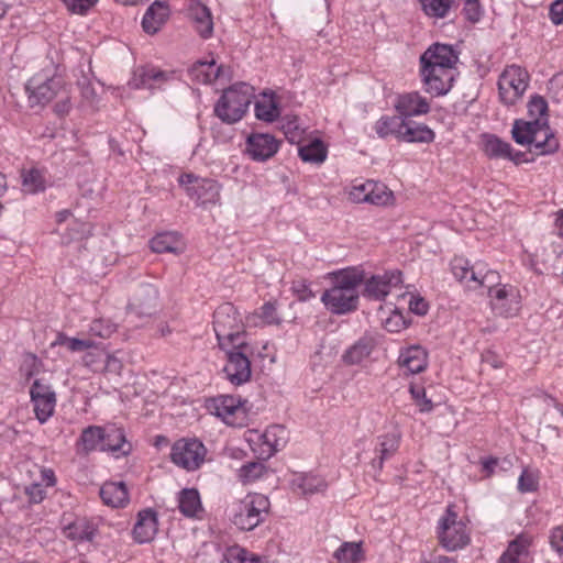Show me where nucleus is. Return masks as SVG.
Instances as JSON below:
<instances>
[{
    "instance_id": "58836bf2",
    "label": "nucleus",
    "mask_w": 563,
    "mask_h": 563,
    "mask_svg": "<svg viewBox=\"0 0 563 563\" xmlns=\"http://www.w3.org/2000/svg\"><path fill=\"white\" fill-rule=\"evenodd\" d=\"M483 151L489 158H507L510 155L511 145L495 134H483Z\"/></svg>"
},
{
    "instance_id": "4c0bfd02",
    "label": "nucleus",
    "mask_w": 563,
    "mask_h": 563,
    "mask_svg": "<svg viewBox=\"0 0 563 563\" xmlns=\"http://www.w3.org/2000/svg\"><path fill=\"white\" fill-rule=\"evenodd\" d=\"M292 488L302 495H312L325 488L324 481L312 474H300L291 481Z\"/></svg>"
},
{
    "instance_id": "0e129e2a",
    "label": "nucleus",
    "mask_w": 563,
    "mask_h": 563,
    "mask_svg": "<svg viewBox=\"0 0 563 563\" xmlns=\"http://www.w3.org/2000/svg\"><path fill=\"white\" fill-rule=\"evenodd\" d=\"M384 327L388 332H399L407 328V323L402 314L396 310L389 318L385 320Z\"/></svg>"
},
{
    "instance_id": "6ab92c4d",
    "label": "nucleus",
    "mask_w": 563,
    "mask_h": 563,
    "mask_svg": "<svg viewBox=\"0 0 563 563\" xmlns=\"http://www.w3.org/2000/svg\"><path fill=\"white\" fill-rule=\"evenodd\" d=\"M394 107L397 113L406 120L430 112V103L417 91L399 95Z\"/></svg>"
},
{
    "instance_id": "ea45409f",
    "label": "nucleus",
    "mask_w": 563,
    "mask_h": 563,
    "mask_svg": "<svg viewBox=\"0 0 563 563\" xmlns=\"http://www.w3.org/2000/svg\"><path fill=\"white\" fill-rule=\"evenodd\" d=\"M180 512L186 517H195L201 508L199 493L195 488H185L180 492L178 498Z\"/></svg>"
},
{
    "instance_id": "a211bd4d",
    "label": "nucleus",
    "mask_w": 563,
    "mask_h": 563,
    "mask_svg": "<svg viewBox=\"0 0 563 563\" xmlns=\"http://www.w3.org/2000/svg\"><path fill=\"white\" fill-rule=\"evenodd\" d=\"M358 295L331 287L321 296V301L334 314H346L358 307Z\"/></svg>"
},
{
    "instance_id": "4d7b16f0",
    "label": "nucleus",
    "mask_w": 563,
    "mask_h": 563,
    "mask_svg": "<svg viewBox=\"0 0 563 563\" xmlns=\"http://www.w3.org/2000/svg\"><path fill=\"white\" fill-rule=\"evenodd\" d=\"M23 186L26 191L31 194L44 190V183L41 173L36 169H31L23 175Z\"/></svg>"
},
{
    "instance_id": "ddd939ff",
    "label": "nucleus",
    "mask_w": 563,
    "mask_h": 563,
    "mask_svg": "<svg viewBox=\"0 0 563 563\" xmlns=\"http://www.w3.org/2000/svg\"><path fill=\"white\" fill-rule=\"evenodd\" d=\"M457 60L459 56L451 45L434 43L420 56V70H454Z\"/></svg>"
},
{
    "instance_id": "cd10ccee",
    "label": "nucleus",
    "mask_w": 563,
    "mask_h": 563,
    "mask_svg": "<svg viewBox=\"0 0 563 563\" xmlns=\"http://www.w3.org/2000/svg\"><path fill=\"white\" fill-rule=\"evenodd\" d=\"M400 437L396 433H387L377 438L375 448L376 456L372 460V467L379 472L384 462L389 460L398 451Z\"/></svg>"
},
{
    "instance_id": "2f4dec72",
    "label": "nucleus",
    "mask_w": 563,
    "mask_h": 563,
    "mask_svg": "<svg viewBox=\"0 0 563 563\" xmlns=\"http://www.w3.org/2000/svg\"><path fill=\"white\" fill-rule=\"evenodd\" d=\"M222 67L216 60H197L189 69L188 76L198 84H211L219 78Z\"/></svg>"
},
{
    "instance_id": "bf43d9fd",
    "label": "nucleus",
    "mask_w": 563,
    "mask_h": 563,
    "mask_svg": "<svg viewBox=\"0 0 563 563\" xmlns=\"http://www.w3.org/2000/svg\"><path fill=\"white\" fill-rule=\"evenodd\" d=\"M371 180L361 184H354L349 191V199L354 203H368V190Z\"/></svg>"
},
{
    "instance_id": "4be33fe9",
    "label": "nucleus",
    "mask_w": 563,
    "mask_h": 563,
    "mask_svg": "<svg viewBox=\"0 0 563 563\" xmlns=\"http://www.w3.org/2000/svg\"><path fill=\"white\" fill-rule=\"evenodd\" d=\"M174 75L173 71H164L156 67H140L134 71L130 86L134 89H155L166 82Z\"/></svg>"
},
{
    "instance_id": "a878e982",
    "label": "nucleus",
    "mask_w": 563,
    "mask_h": 563,
    "mask_svg": "<svg viewBox=\"0 0 563 563\" xmlns=\"http://www.w3.org/2000/svg\"><path fill=\"white\" fill-rule=\"evenodd\" d=\"M103 434L101 451L111 452L117 457L125 456L132 451V445L126 441L123 429L115 426L103 427Z\"/></svg>"
},
{
    "instance_id": "e2e57ef3",
    "label": "nucleus",
    "mask_w": 563,
    "mask_h": 563,
    "mask_svg": "<svg viewBox=\"0 0 563 563\" xmlns=\"http://www.w3.org/2000/svg\"><path fill=\"white\" fill-rule=\"evenodd\" d=\"M63 2L73 13L85 14L96 4L97 0H63Z\"/></svg>"
},
{
    "instance_id": "8fccbe9b",
    "label": "nucleus",
    "mask_w": 563,
    "mask_h": 563,
    "mask_svg": "<svg viewBox=\"0 0 563 563\" xmlns=\"http://www.w3.org/2000/svg\"><path fill=\"white\" fill-rule=\"evenodd\" d=\"M56 102L54 104V112L58 117H64L69 113L73 108L70 87L64 82L58 93L54 98Z\"/></svg>"
},
{
    "instance_id": "b1692460",
    "label": "nucleus",
    "mask_w": 563,
    "mask_h": 563,
    "mask_svg": "<svg viewBox=\"0 0 563 563\" xmlns=\"http://www.w3.org/2000/svg\"><path fill=\"white\" fill-rule=\"evenodd\" d=\"M451 271L460 282H474L478 285H484L485 279L494 275L493 273L483 274L484 265L471 266L468 260L459 256L451 261Z\"/></svg>"
},
{
    "instance_id": "412c9836",
    "label": "nucleus",
    "mask_w": 563,
    "mask_h": 563,
    "mask_svg": "<svg viewBox=\"0 0 563 563\" xmlns=\"http://www.w3.org/2000/svg\"><path fill=\"white\" fill-rule=\"evenodd\" d=\"M158 530L157 512L152 508L139 511L137 520L133 528V539L136 543L151 542Z\"/></svg>"
},
{
    "instance_id": "20e7f679",
    "label": "nucleus",
    "mask_w": 563,
    "mask_h": 563,
    "mask_svg": "<svg viewBox=\"0 0 563 563\" xmlns=\"http://www.w3.org/2000/svg\"><path fill=\"white\" fill-rule=\"evenodd\" d=\"M269 499L262 494H249L232 507V522L240 530L251 531L264 520L269 510Z\"/></svg>"
},
{
    "instance_id": "3c124183",
    "label": "nucleus",
    "mask_w": 563,
    "mask_h": 563,
    "mask_svg": "<svg viewBox=\"0 0 563 563\" xmlns=\"http://www.w3.org/2000/svg\"><path fill=\"white\" fill-rule=\"evenodd\" d=\"M409 393L415 400L416 405L419 407V411L427 413L432 411L433 402L430 398L427 397L426 389L423 386L416 385L411 383L409 385Z\"/></svg>"
},
{
    "instance_id": "a19ab883",
    "label": "nucleus",
    "mask_w": 563,
    "mask_h": 563,
    "mask_svg": "<svg viewBox=\"0 0 563 563\" xmlns=\"http://www.w3.org/2000/svg\"><path fill=\"white\" fill-rule=\"evenodd\" d=\"M373 349L372 340L361 339L344 353L343 360L351 365L358 364L371 355Z\"/></svg>"
},
{
    "instance_id": "774afa93",
    "label": "nucleus",
    "mask_w": 563,
    "mask_h": 563,
    "mask_svg": "<svg viewBox=\"0 0 563 563\" xmlns=\"http://www.w3.org/2000/svg\"><path fill=\"white\" fill-rule=\"evenodd\" d=\"M250 552L245 549L234 547L230 548L225 554L228 563H245Z\"/></svg>"
},
{
    "instance_id": "e433bc0d",
    "label": "nucleus",
    "mask_w": 563,
    "mask_h": 563,
    "mask_svg": "<svg viewBox=\"0 0 563 563\" xmlns=\"http://www.w3.org/2000/svg\"><path fill=\"white\" fill-rule=\"evenodd\" d=\"M299 157L306 163L321 164L325 161L328 150L319 139L310 141L298 148Z\"/></svg>"
},
{
    "instance_id": "2eb2a0df",
    "label": "nucleus",
    "mask_w": 563,
    "mask_h": 563,
    "mask_svg": "<svg viewBox=\"0 0 563 563\" xmlns=\"http://www.w3.org/2000/svg\"><path fill=\"white\" fill-rule=\"evenodd\" d=\"M159 292L152 284H142L137 287L129 301V310L137 317H151L158 308Z\"/></svg>"
},
{
    "instance_id": "69168bd1",
    "label": "nucleus",
    "mask_w": 563,
    "mask_h": 563,
    "mask_svg": "<svg viewBox=\"0 0 563 563\" xmlns=\"http://www.w3.org/2000/svg\"><path fill=\"white\" fill-rule=\"evenodd\" d=\"M261 313L260 317L267 323V324H278L279 318L277 317L276 311V305L274 302H265L261 307Z\"/></svg>"
},
{
    "instance_id": "c756f323",
    "label": "nucleus",
    "mask_w": 563,
    "mask_h": 563,
    "mask_svg": "<svg viewBox=\"0 0 563 563\" xmlns=\"http://www.w3.org/2000/svg\"><path fill=\"white\" fill-rule=\"evenodd\" d=\"M103 440V427L89 426L82 429L79 438L77 439L75 444L76 452L79 455H88L97 449L101 450Z\"/></svg>"
},
{
    "instance_id": "09e8293b",
    "label": "nucleus",
    "mask_w": 563,
    "mask_h": 563,
    "mask_svg": "<svg viewBox=\"0 0 563 563\" xmlns=\"http://www.w3.org/2000/svg\"><path fill=\"white\" fill-rule=\"evenodd\" d=\"M531 543V537L526 533H521L509 542L506 551L520 560L528 556Z\"/></svg>"
},
{
    "instance_id": "338daca9",
    "label": "nucleus",
    "mask_w": 563,
    "mask_h": 563,
    "mask_svg": "<svg viewBox=\"0 0 563 563\" xmlns=\"http://www.w3.org/2000/svg\"><path fill=\"white\" fill-rule=\"evenodd\" d=\"M551 548L560 555L563 556V528L561 526L554 527L550 534Z\"/></svg>"
},
{
    "instance_id": "72a5a7b5",
    "label": "nucleus",
    "mask_w": 563,
    "mask_h": 563,
    "mask_svg": "<svg viewBox=\"0 0 563 563\" xmlns=\"http://www.w3.org/2000/svg\"><path fill=\"white\" fill-rule=\"evenodd\" d=\"M364 282V273L355 268L343 269L333 274V288L358 295V286Z\"/></svg>"
},
{
    "instance_id": "13d9d810",
    "label": "nucleus",
    "mask_w": 563,
    "mask_h": 563,
    "mask_svg": "<svg viewBox=\"0 0 563 563\" xmlns=\"http://www.w3.org/2000/svg\"><path fill=\"white\" fill-rule=\"evenodd\" d=\"M527 107L528 113L532 120H540V118L548 112V102L539 95L532 96Z\"/></svg>"
},
{
    "instance_id": "1a4fd4ad",
    "label": "nucleus",
    "mask_w": 563,
    "mask_h": 563,
    "mask_svg": "<svg viewBox=\"0 0 563 563\" xmlns=\"http://www.w3.org/2000/svg\"><path fill=\"white\" fill-rule=\"evenodd\" d=\"M529 81L527 70L517 65L508 66L498 79L499 98L503 103L512 106L525 93Z\"/></svg>"
},
{
    "instance_id": "a18cd8bd",
    "label": "nucleus",
    "mask_w": 563,
    "mask_h": 563,
    "mask_svg": "<svg viewBox=\"0 0 563 563\" xmlns=\"http://www.w3.org/2000/svg\"><path fill=\"white\" fill-rule=\"evenodd\" d=\"M52 345H65L70 352H81L96 346L92 340L69 338L62 332L57 334V338Z\"/></svg>"
},
{
    "instance_id": "423d86ee",
    "label": "nucleus",
    "mask_w": 563,
    "mask_h": 563,
    "mask_svg": "<svg viewBox=\"0 0 563 563\" xmlns=\"http://www.w3.org/2000/svg\"><path fill=\"white\" fill-rule=\"evenodd\" d=\"M64 82L60 75L52 74L49 70L33 75L25 84L30 107L46 106L56 97Z\"/></svg>"
},
{
    "instance_id": "f3484780",
    "label": "nucleus",
    "mask_w": 563,
    "mask_h": 563,
    "mask_svg": "<svg viewBox=\"0 0 563 563\" xmlns=\"http://www.w3.org/2000/svg\"><path fill=\"white\" fill-rule=\"evenodd\" d=\"M401 272H386L383 275H373L365 280L363 295L374 300H383L389 294L390 288L401 283Z\"/></svg>"
},
{
    "instance_id": "6e6552de",
    "label": "nucleus",
    "mask_w": 563,
    "mask_h": 563,
    "mask_svg": "<svg viewBox=\"0 0 563 563\" xmlns=\"http://www.w3.org/2000/svg\"><path fill=\"white\" fill-rule=\"evenodd\" d=\"M439 541L448 551L462 549L470 542L466 526L457 520V514L449 506L445 515L439 520Z\"/></svg>"
},
{
    "instance_id": "bb28decb",
    "label": "nucleus",
    "mask_w": 563,
    "mask_h": 563,
    "mask_svg": "<svg viewBox=\"0 0 563 563\" xmlns=\"http://www.w3.org/2000/svg\"><path fill=\"white\" fill-rule=\"evenodd\" d=\"M169 15V9L166 2L156 0L145 11L142 19V27L147 34L157 33L165 24Z\"/></svg>"
},
{
    "instance_id": "5fc2aeb1",
    "label": "nucleus",
    "mask_w": 563,
    "mask_h": 563,
    "mask_svg": "<svg viewBox=\"0 0 563 563\" xmlns=\"http://www.w3.org/2000/svg\"><path fill=\"white\" fill-rule=\"evenodd\" d=\"M114 332L115 324L102 318L93 320L89 327V333L101 339H108Z\"/></svg>"
},
{
    "instance_id": "5701e85b",
    "label": "nucleus",
    "mask_w": 563,
    "mask_h": 563,
    "mask_svg": "<svg viewBox=\"0 0 563 563\" xmlns=\"http://www.w3.org/2000/svg\"><path fill=\"white\" fill-rule=\"evenodd\" d=\"M221 186L218 181L209 178L197 180L195 186L186 188L187 195L196 200L199 206L214 205L220 199Z\"/></svg>"
},
{
    "instance_id": "603ef678",
    "label": "nucleus",
    "mask_w": 563,
    "mask_h": 563,
    "mask_svg": "<svg viewBox=\"0 0 563 563\" xmlns=\"http://www.w3.org/2000/svg\"><path fill=\"white\" fill-rule=\"evenodd\" d=\"M255 115L258 120L274 122L279 115V109L274 101H257L255 103Z\"/></svg>"
},
{
    "instance_id": "c9c22d12",
    "label": "nucleus",
    "mask_w": 563,
    "mask_h": 563,
    "mask_svg": "<svg viewBox=\"0 0 563 563\" xmlns=\"http://www.w3.org/2000/svg\"><path fill=\"white\" fill-rule=\"evenodd\" d=\"M65 537L74 541H91L96 529L93 525L85 518H78L64 529Z\"/></svg>"
},
{
    "instance_id": "393cba45",
    "label": "nucleus",
    "mask_w": 563,
    "mask_h": 563,
    "mask_svg": "<svg viewBox=\"0 0 563 563\" xmlns=\"http://www.w3.org/2000/svg\"><path fill=\"white\" fill-rule=\"evenodd\" d=\"M188 12L197 33L202 38L211 37L213 33V19L210 9L202 2L192 0Z\"/></svg>"
},
{
    "instance_id": "9d476101",
    "label": "nucleus",
    "mask_w": 563,
    "mask_h": 563,
    "mask_svg": "<svg viewBox=\"0 0 563 563\" xmlns=\"http://www.w3.org/2000/svg\"><path fill=\"white\" fill-rule=\"evenodd\" d=\"M207 450L198 439H179L173 446L170 460L174 464L187 471H195L205 461Z\"/></svg>"
},
{
    "instance_id": "4468645a",
    "label": "nucleus",
    "mask_w": 563,
    "mask_h": 563,
    "mask_svg": "<svg viewBox=\"0 0 563 563\" xmlns=\"http://www.w3.org/2000/svg\"><path fill=\"white\" fill-rule=\"evenodd\" d=\"M489 297L492 309L498 316L509 318L520 310L519 290L514 286L489 287Z\"/></svg>"
},
{
    "instance_id": "7ed1b4c3",
    "label": "nucleus",
    "mask_w": 563,
    "mask_h": 563,
    "mask_svg": "<svg viewBox=\"0 0 563 563\" xmlns=\"http://www.w3.org/2000/svg\"><path fill=\"white\" fill-rule=\"evenodd\" d=\"M213 330L219 347L247 341V333L238 309L231 303L220 305L213 313Z\"/></svg>"
},
{
    "instance_id": "052dcab7",
    "label": "nucleus",
    "mask_w": 563,
    "mask_h": 563,
    "mask_svg": "<svg viewBox=\"0 0 563 563\" xmlns=\"http://www.w3.org/2000/svg\"><path fill=\"white\" fill-rule=\"evenodd\" d=\"M539 487V482L537 477L528 472L523 471L518 479V489L521 493H532L536 492Z\"/></svg>"
},
{
    "instance_id": "864d4df0",
    "label": "nucleus",
    "mask_w": 563,
    "mask_h": 563,
    "mask_svg": "<svg viewBox=\"0 0 563 563\" xmlns=\"http://www.w3.org/2000/svg\"><path fill=\"white\" fill-rule=\"evenodd\" d=\"M266 471V466L262 462H250L244 464L240 468L239 476L244 483H250L262 477L264 472Z\"/></svg>"
},
{
    "instance_id": "f03ea898",
    "label": "nucleus",
    "mask_w": 563,
    "mask_h": 563,
    "mask_svg": "<svg viewBox=\"0 0 563 563\" xmlns=\"http://www.w3.org/2000/svg\"><path fill=\"white\" fill-rule=\"evenodd\" d=\"M254 97V89L245 82L234 84L224 89L214 104V115L223 123L239 122L247 111Z\"/></svg>"
},
{
    "instance_id": "aec40b11",
    "label": "nucleus",
    "mask_w": 563,
    "mask_h": 563,
    "mask_svg": "<svg viewBox=\"0 0 563 563\" xmlns=\"http://www.w3.org/2000/svg\"><path fill=\"white\" fill-rule=\"evenodd\" d=\"M279 147V142L269 134H252L246 141V152L258 162L273 157Z\"/></svg>"
},
{
    "instance_id": "6e6d98bb",
    "label": "nucleus",
    "mask_w": 563,
    "mask_h": 563,
    "mask_svg": "<svg viewBox=\"0 0 563 563\" xmlns=\"http://www.w3.org/2000/svg\"><path fill=\"white\" fill-rule=\"evenodd\" d=\"M290 289L299 301H308L316 296L311 289V284L303 278L292 280Z\"/></svg>"
},
{
    "instance_id": "f257e3e1",
    "label": "nucleus",
    "mask_w": 563,
    "mask_h": 563,
    "mask_svg": "<svg viewBox=\"0 0 563 563\" xmlns=\"http://www.w3.org/2000/svg\"><path fill=\"white\" fill-rule=\"evenodd\" d=\"M511 137L519 145H532L538 154H553L559 150V141L547 123L540 120H515Z\"/></svg>"
},
{
    "instance_id": "0eeeda50",
    "label": "nucleus",
    "mask_w": 563,
    "mask_h": 563,
    "mask_svg": "<svg viewBox=\"0 0 563 563\" xmlns=\"http://www.w3.org/2000/svg\"><path fill=\"white\" fill-rule=\"evenodd\" d=\"M422 12L431 19H444L453 8L463 4V14L471 23H476L483 15L479 0H418Z\"/></svg>"
},
{
    "instance_id": "de8ad7c7",
    "label": "nucleus",
    "mask_w": 563,
    "mask_h": 563,
    "mask_svg": "<svg viewBox=\"0 0 563 563\" xmlns=\"http://www.w3.org/2000/svg\"><path fill=\"white\" fill-rule=\"evenodd\" d=\"M91 224L89 222L73 221L68 232L63 236V243L68 244L71 241H81L91 234Z\"/></svg>"
},
{
    "instance_id": "37998d69",
    "label": "nucleus",
    "mask_w": 563,
    "mask_h": 563,
    "mask_svg": "<svg viewBox=\"0 0 563 563\" xmlns=\"http://www.w3.org/2000/svg\"><path fill=\"white\" fill-rule=\"evenodd\" d=\"M264 442L272 449V452H277L283 449L287 443V431L280 424L268 427L263 434Z\"/></svg>"
},
{
    "instance_id": "473e14b6",
    "label": "nucleus",
    "mask_w": 563,
    "mask_h": 563,
    "mask_svg": "<svg viewBox=\"0 0 563 563\" xmlns=\"http://www.w3.org/2000/svg\"><path fill=\"white\" fill-rule=\"evenodd\" d=\"M406 128V119L401 115H383L374 125V130L378 137H395L400 142L402 129Z\"/></svg>"
},
{
    "instance_id": "c85d7f7f",
    "label": "nucleus",
    "mask_w": 563,
    "mask_h": 563,
    "mask_svg": "<svg viewBox=\"0 0 563 563\" xmlns=\"http://www.w3.org/2000/svg\"><path fill=\"white\" fill-rule=\"evenodd\" d=\"M398 364L410 374L421 373L428 365L427 352L419 345L409 346L400 352Z\"/></svg>"
},
{
    "instance_id": "c03bdc74",
    "label": "nucleus",
    "mask_w": 563,
    "mask_h": 563,
    "mask_svg": "<svg viewBox=\"0 0 563 563\" xmlns=\"http://www.w3.org/2000/svg\"><path fill=\"white\" fill-rule=\"evenodd\" d=\"M393 199V192L388 188L379 183L371 180V187L368 190V203L375 206H386Z\"/></svg>"
},
{
    "instance_id": "680f3d73",
    "label": "nucleus",
    "mask_w": 563,
    "mask_h": 563,
    "mask_svg": "<svg viewBox=\"0 0 563 563\" xmlns=\"http://www.w3.org/2000/svg\"><path fill=\"white\" fill-rule=\"evenodd\" d=\"M24 493L29 497V501L32 504H40L46 497V490L40 483H33L25 486Z\"/></svg>"
},
{
    "instance_id": "dca6fc26",
    "label": "nucleus",
    "mask_w": 563,
    "mask_h": 563,
    "mask_svg": "<svg viewBox=\"0 0 563 563\" xmlns=\"http://www.w3.org/2000/svg\"><path fill=\"white\" fill-rule=\"evenodd\" d=\"M423 89L432 97L445 96L453 87L454 70L424 69L420 70Z\"/></svg>"
},
{
    "instance_id": "7c9ffc66",
    "label": "nucleus",
    "mask_w": 563,
    "mask_h": 563,
    "mask_svg": "<svg viewBox=\"0 0 563 563\" xmlns=\"http://www.w3.org/2000/svg\"><path fill=\"white\" fill-rule=\"evenodd\" d=\"M100 497L112 508L124 507L129 503V492L123 482H106L100 487Z\"/></svg>"
},
{
    "instance_id": "39448f33",
    "label": "nucleus",
    "mask_w": 563,
    "mask_h": 563,
    "mask_svg": "<svg viewBox=\"0 0 563 563\" xmlns=\"http://www.w3.org/2000/svg\"><path fill=\"white\" fill-rule=\"evenodd\" d=\"M220 349L227 355V364L223 372L228 380L235 386L247 383L252 375L250 357L254 354V349L249 341H238L235 344Z\"/></svg>"
},
{
    "instance_id": "79ce46f5",
    "label": "nucleus",
    "mask_w": 563,
    "mask_h": 563,
    "mask_svg": "<svg viewBox=\"0 0 563 563\" xmlns=\"http://www.w3.org/2000/svg\"><path fill=\"white\" fill-rule=\"evenodd\" d=\"M333 558L340 563H358L364 559L361 543L343 542L333 553Z\"/></svg>"
},
{
    "instance_id": "49530a36",
    "label": "nucleus",
    "mask_w": 563,
    "mask_h": 563,
    "mask_svg": "<svg viewBox=\"0 0 563 563\" xmlns=\"http://www.w3.org/2000/svg\"><path fill=\"white\" fill-rule=\"evenodd\" d=\"M176 239L172 233H159L150 241L151 250L155 253H174L176 252Z\"/></svg>"
},
{
    "instance_id": "9b49d317",
    "label": "nucleus",
    "mask_w": 563,
    "mask_h": 563,
    "mask_svg": "<svg viewBox=\"0 0 563 563\" xmlns=\"http://www.w3.org/2000/svg\"><path fill=\"white\" fill-rule=\"evenodd\" d=\"M240 397L220 395L210 399L208 409L221 418L228 426L242 427L245 421L244 404Z\"/></svg>"
},
{
    "instance_id": "f8f14e48",
    "label": "nucleus",
    "mask_w": 563,
    "mask_h": 563,
    "mask_svg": "<svg viewBox=\"0 0 563 563\" xmlns=\"http://www.w3.org/2000/svg\"><path fill=\"white\" fill-rule=\"evenodd\" d=\"M34 413L40 423H45L54 413L56 394L49 384L35 379L30 389Z\"/></svg>"
},
{
    "instance_id": "f704fd0d",
    "label": "nucleus",
    "mask_w": 563,
    "mask_h": 563,
    "mask_svg": "<svg viewBox=\"0 0 563 563\" xmlns=\"http://www.w3.org/2000/svg\"><path fill=\"white\" fill-rule=\"evenodd\" d=\"M435 137L434 132L423 123H416L407 119L406 128L402 129L400 142L407 143H431Z\"/></svg>"
}]
</instances>
